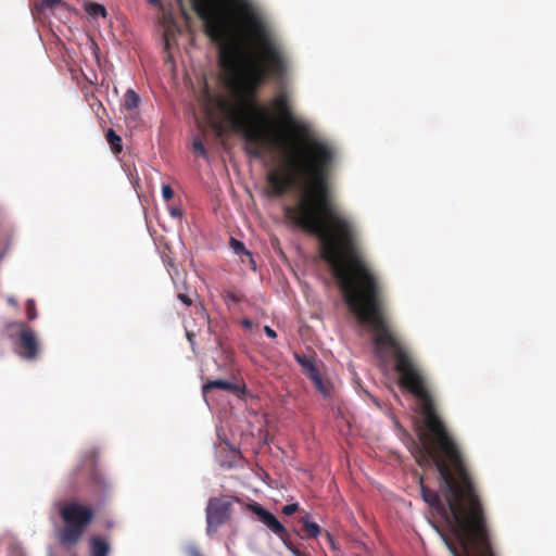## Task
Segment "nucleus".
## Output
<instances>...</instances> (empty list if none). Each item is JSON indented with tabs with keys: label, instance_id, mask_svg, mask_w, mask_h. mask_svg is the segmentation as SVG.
<instances>
[{
	"label": "nucleus",
	"instance_id": "5701e85b",
	"mask_svg": "<svg viewBox=\"0 0 556 556\" xmlns=\"http://www.w3.org/2000/svg\"><path fill=\"white\" fill-rule=\"evenodd\" d=\"M287 548L292 553L293 556H308L305 553L301 552L296 546L292 543L288 544Z\"/></svg>",
	"mask_w": 556,
	"mask_h": 556
},
{
	"label": "nucleus",
	"instance_id": "7c9ffc66",
	"mask_svg": "<svg viewBox=\"0 0 556 556\" xmlns=\"http://www.w3.org/2000/svg\"><path fill=\"white\" fill-rule=\"evenodd\" d=\"M213 127H214L216 130H218V131H220V130H222V128H223V127H222V123H219V122H215V123L213 124Z\"/></svg>",
	"mask_w": 556,
	"mask_h": 556
},
{
	"label": "nucleus",
	"instance_id": "20e7f679",
	"mask_svg": "<svg viewBox=\"0 0 556 556\" xmlns=\"http://www.w3.org/2000/svg\"><path fill=\"white\" fill-rule=\"evenodd\" d=\"M59 515L64 526L59 529L56 535L59 543L64 547L77 545L94 519L93 508L75 500L61 505Z\"/></svg>",
	"mask_w": 556,
	"mask_h": 556
},
{
	"label": "nucleus",
	"instance_id": "6ab92c4d",
	"mask_svg": "<svg viewBox=\"0 0 556 556\" xmlns=\"http://www.w3.org/2000/svg\"><path fill=\"white\" fill-rule=\"evenodd\" d=\"M174 190L169 185L162 186V197L165 201H170L174 198Z\"/></svg>",
	"mask_w": 556,
	"mask_h": 556
},
{
	"label": "nucleus",
	"instance_id": "4468645a",
	"mask_svg": "<svg viewBox=\"0 0 556 556\" xmlns=\"http://www.w3.org/2000/svg\"><path fill=\"white\" fill-rule=\"evenodd\" d=\"M105 138L114 153L122 151V138L112 128L106 130Z\"/></svg>",
	"mask_w": 556,
	"mask_h": 556
},
{
	"label": "nucleus",
	"instance_id": "412c9836",
	"mask_svg": "<svg viewBox=\"0 0 556 556\" xmlns=\"http://www.w3.org/2000/svg\"><path fill=\"white\" fill-rule=\"evenodd\" d=\"M298 510H299V504H296V503L288 504L282 507V513L287 516L293 515Z\"/></svg>",
	"mask_w": 556,
	"mask_h": 556
},
{
	"label": "nucleus",
	"instance_id": "7ed1b4c3",
	"mask_svg": "<svg viewBox=\"0 0 556 556\" xmlns=\"http://www.w3.org/2000/svg\"><path fill=\"white\" fill-rule=\"evenodd\" d=\"M67 489L73 493L86 490L87 495L97 504H103L111 497L113 485L103 476L97 465V454L93 451L84 455L72 469L67 480Z\"/></svg>",
	"mask_w": 556,
	"mask_h": 556
},
{
	"label": "nucleus",
	"instance_id": "a211bd4d",
	"mask_svg": "<svg viewBox=\"0 0 556 556\" xmlns=\"http://www.w3.org/2000/svg\"><path fill=\"white\" fill-rule=\"evenodd\" d=\"M243 294L240 293V292H235V291H227L225 293V300L227 302H231V303H240L242 300H243Z\"/></svg>",
	"mask_w": 556,
	"mask_h": 556
},
{
	"label": "nucleus",
	"instance_id": "2eb2a0df",
	"mask_svg": "<svg viewBox=\"0 0 556 556\" xmlns=\"http://www.w3.org/2000/svg\"><path fill=\"white\" fill-rule=\"evenodd\" d=\"M85 11L94 18L106 16L105 8L102 4L96 2H86Z\"/></svg>",
	"mask_w": 556,
	"mask_h": 556
},
{
	"label": "nucleus",
	"instance_id": "cd10ccee",
	"mask_svg": "<svg viewBox=\"0 0 556 556\" xmlns=\"http://www.w3.org/2000/svg\"><path fill=\"white\" fill-rule=\"evenodd\" d=\"M241 324L245 329H251L253 327V321L247 318L243 319Z\"/></svg>",
	"mask_w": 556,
	"mask_h": 556
},
{
	"label": "nucleus",
	"instance_id": "4be33fe9",
	"mask_svg": "<svg viewBox=\"0 0 556 556\" xmlns=\"http://www.w3.org/2000/svg\"><path fill=\"white\" fill-rule=\"evenodd\" d=\"M177 298L187 306H190L192 304V299L188 294L179 292L177 294Z\"/></svg>",
	"mask_w": 556,
	"mask_h": 556
},
{
	"label": "nucleus",
	"instance_id": "dca6fc26",
	"mask_svg": "<svg viewBox=\"0 0 556 556\" xmlns=\"http://www.w3.org/2000/svg\"><path fill=\"white\" fill-rule=\"evenodd\" d=\"M26 314H27L28 320H34L37 318L36 304L33 299L27 300V302H26Z\"/></svg>",
	"mask_w": 556,
	"mask_h": 556
},
{
	"label": "nucleus",
	"instance_id": "423d86ee",
	"mask_svg": "<svg viewBox=\"0 0 556 556\" xmlns=\"http://www.w3.org/2000/svg\"><path fill=\"white\" fill-rule=\"evenodd\" d=\"M16 353L24 359L34 361L39 353V343L34 330L23 326L18 336Z\"/></svg>",
	"mask_w": 556,
	"mask_h": 556
},
{
	"label": "nucleus",
	"instance_id": "9b49d317",
	"mask_svg": "<svg viewBox=\"0 0 556 556\" xmlns=\"http://www.w3.org/2000/svg\"><path fill=\"white\" fill-rule=\"evenodd\" d=\"M295 359L303 368L307 378L312 377L313 375L319 371L315 365L313 357L303 354H295Z\"/></svg>",
	"mask_w": 556,
	"mask_h": 556
},
{
	"label": "nucleus",
	"instance_id": "a878e982",
	"mask_svg": "<svg viewBox=\"0 0 556 556\" xmlns=\"http://www.w3.org/2000/svg\"><path fill=\"white\" fill-rule=\"evenodd\" d=\"M264 332L271 339L277 337V333L274 329H271L269 326L264 327Z\"/></svg>",
	"mask_w": 556,
	"mask_h": 556
},
{
	"label": "nucleus",
	"instance_id": "c756f323",
	"mask_svg": "<svg viewBox=\"0 0 556 556\" xmlns=\"http://www.w3.org/2000/svg\"><path fill=\"white\" fill-rule=\"evenodd\" d=\"M199 312H200V314H201V316H202L203 318L208 319V316H207V314H206V311H205L202 306L199 308Z\"/></svg>",
	"mask_w": 556,
	"mask_h": 556
},
{
	"label": "nucleus",
	"instance_id": "aec40b11",
	"mask_svg": "<svg viewBox=\"0 0 556 556\" xmlns=\"http://www.w3.org/2000/svg\"><path fill=\"white\" fill-rule=\"evenodd\" d=\"M231 245L237 254L244 252L245 254L250 255V253L245 250L244 244L241 241L231 239Z\"/></svg>",
	"mask_w": 556,
	"mask_h": 556
},
{
	"label": "nucleus",
	"instance_id": "f257e3e1",
	"mask_svg": "<svg viewBox=\"0 0 556 556\" xmlns=\"http://www.w3.org/2000/svg\"><path fill=\"white\" fill-rule=\"evenodd\" d=\"M273 106L290 134L279 144L285 170L273 169L266 176L268 193L282 197L291 188H304L294 205L285 206V216L318 238L320 256L357 321H387L383 289L362 255L358 226L332 203L329 176L336 148L292 114L286 92L275 97Z\"/></svg>",
	"mask_w": 556,
	"mask_h": 556
},
{
	"label": "nucleus",
	"instance_id": "0eeeda50",
	"mask_svg": "<svg viewBox=\"0 0 556 556\" xmlns=\"http://www.w3.org/2000/svg\"><path fill=\"white\" fill-rule=\"evenodd\" d=\"M252 511L258 517L269 530H271L286 545L291 544L287 529L278 521V519L268 510L258 504L251 506Z\"/></svg>",
	"mask_w": 556,
	"mask_h": 556
},
{
	"label": "nucleus",
	"instance_id": "f03ea898",
	"mask_svg": "<svg viewBox=\"0 0 556 556\" xmlns=\"http://www.w3.org/2000/svg\"><path fill=\"white\" fill-rule=\"evenodd\" d=\"M223 1L243 27L239 29L233 15L213 0H191L205 34L219 46V63L236 97L235 101L219 97L215 104L231 129L242 136L247 154L261 159L267 143V113L256 101L257 92L266 80L286 78L289 58L250 0Z\"/></svg>",
	"mask_w": 556,
	"mask_h": 556
},
{
	"label": "nucleus",
	"instance_id": "c85d7f7f",
	"mask_svg": "<svg viewBox=\"0 0 556 556\" xmlns=\"http://www.w3.org/2000/svg\"><path fill=\"white\" fill-rule=\"evenodd\" d=\"M149 3L163 9L160 0H149Z\"/></svg>",
	"mask_w": 556,
	"mask_h": 556
},
{
	"label": "nucleus",
	"instance_id": "9d476101",
	"mask_svg": "<svg viewBox=\"0 0 556 556\" xmlns=\"http://www.w3.org/2000/svg\"><path fill=\"white\" fill-rule=\"evenodd\" d=\"M299 522L302 523L303 536L306 539H316L321 533L320 527L316 522L311 521L308 516H302Z\"/></svg>",
	"mask_w": 556,
	"mask_h": 556
},
{
	"label": "nucleus",
	"instance_id": "39448f33",
	"mask_svg": "<svg viewBox=\"0 0 556 556\" xmlns=\"http://www.w3.org/2000/svg\"><path fill=\"white\" fill-rule=\"evenodd\" d=\"M231 503L228 497H212L206 506V532L212 535L217 532L218 528L224 525L230 517Z\"/></svg>",
	"mask_w": 556,
	"mask_h": 556
},
{
	"label": "nucleus",
	"instance_id": "2f4dec72",
	"mask_svg": "<svg viewBox=\"0 0 556 556\" xmlns=\"http://www.w3.org/2000/svg\"><path fill=\"white\" fill-rule=\"evenodd\" d=\"M195 556H201V555H199V554H195Z\"/></svg>",
	"mask_w": 556,
	"mask_h": 556
},
{
	"label": "nucleus",
	"instance_id": "b1692460",
	"mask_svg": "<svg viewBox=\"0 0 556 556\" xmlns=\"http://www.w3.org/2000/svg\"><path fill=\"white\" fill-rule=\"evenodd\" d=\"M60 2H61V0H42L41 7L43 9H49V8L55 7Z\"/></svg>",
	"mask_w": 556,
	"mask_h": 556
},
{
	"label": "nucleus",
	"instance_id": "473e14b6",
	"mask_svg": "<svg viewBox=\"0 0 556 556\" xmlns=\"http://www.w3.org/2000/svg\"><path fill=\"white\" fill-rule=\"evenodd\" d=\"M178 2H180L181 0H177Z\"/></svg>",
	"mask_w": 556,
	"mask_h": 556
},
{
	"label": "nucleus",
	"instance_id": "bb28decb",
	"mask_svg": "<svg viewBox=\"0 0 556 556\" xmlns=\"http://www.w3.org/2000/svg\"><path fill=\"white\" fill-rule=\"evenodd\" d=\"M186 336H187L188 341L191 344L192 350L194 351V345H195L194 338H195V334L193 332H191V331H187Z\"/></svg>",
	"mask_w": 556,
	"mask_h": 556
},
{
	"label": "nucleus",
	"instance_id": "f3484780",
	"mask_svg": "<svg viewBox=\"0 0 556 556\" xmlns=\"http://www.w3.org/2000/svg\"><path fill=\"white\" fill-rule=\"evenodd\" d=\"M192 148H193L194 152L198 153L200 156L206 157V155H207L206 150L202 143V140L199 137L193 139Z\"/></svg>",
	"mask_w": 556,
	"mask_h": 556
},
{
	"label": "nucleus",
	"instance_id": "f8f14e48",
	"mask_svg": "<svg viewBox=\"0 0 556 556\" xmlns=\"http://www.w3.org/2000/svg\"><path fill=\"white\" fill-rule=\"evenodd\" d=\"M314 383L316 390L321 393L324 396H329L331 394V383L325 381L320 375V372H316L312 377L308 378Z\"/></svg>",
	"mask_w": 556,
	"mask_h": 556
},
{
	"label": "nucleus",
	"instance_id": "6e6552de",
	"mask_svg": "<svg viewBox=\"0 0 556 556\" xmlns=\"http://www.w3.org/2000/svg\"><path fill=\"white\" fill-rule=\"evenodd\" d=\"M214 389L227 391V392H230L233 394H237L241 391V388L238 384L229 382L227 380L217 379V380H210L205 384H203V387H202L203 396L206 399L207 395L210 394V392Z\"/></svg>",
	"mask_w": 556,
	"mask_h": 556
},
{
	"label": "nucleus",
	"instance_id": "393cba45",
	"mask_svg": "<svg viewBox=\"0 0 556 556\" xmlns=\"http://www.w3.org/2000/svg\"><path fill=\"white\" fill-rule=\"evenodd\" d=\"M326 539H327V541H328V543H329L330 547H331L332 549H336V539H334V536H333L331 533L326 532Z\"/></svg>",
	"mask_w": 556,
	"mask_h": 556
},
{
	"label": "nucleus",
	"instance_id": "ddd939ff",
	"mask_svg": "<svg viewBox=\"0 0 556 556\" xmlns=\"http://www.w3.org/2000/svg\"><path fill=\"white\" fill-rule=\"evenodd\" d=\"M139 103H140L139 94L135 90L128 89L124 94L123 106L126 110L131 111V110L137 109Z\"/></svg>",
	"mask_w": 556,
	"mask_h": 556
},
{
	"label": "nucleus",
	"instance_id": "1a4fd4ad",
	"mask_svg": "<svg viewBox=\"0 0 556 556\" xmlns=\"http://www.w3.org/2000/svg\"><path fill=\"white\" fill-rule=\"evenodd\" d=\"M90 556H109L111 546L106 539L92 536L89 541Z\"/></svg>",
	"mask_w": 556,
	"mask_h": 556
}]
</instances>
